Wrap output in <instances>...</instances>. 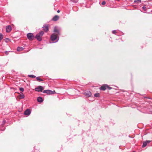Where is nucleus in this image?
<instances>
[{"mask_svg":"<svg viewBox=\"0 0 152 152\" xmlns=\"http://www.w3.org/2000/svg\"><path fill=\"white\" fill-rule=\"evenodd\" d=\"M19 97L20 99H23L24 97V96L23 93H21L20 94L19 96Z\"/></svg>","mask_w":152,"mask_h":152,"instance_id":"dca6fc26","label":"nucleus"},{"mask_svg":"<svg viewBox=\"0 0 152 152\" xmlns=\"http://www.w3.org/2000/svg\"><path fill=\"white\" fill-rule=\"evenodd\" d=\"M28 77H29L34 78L36 77L34 75H28Z\"/></svg>","mask_w":152,"mask_h":152,"instance_id":"6ab92c4d","label":"nucleus"},{"mask_svg":"<svg viewBox=\"0 0 152 152\" xmlns=\"http://www.w3.org/2000/svg\"><path fill=\"white\" fill-rule=\"evenodd\" d=\"M3 35L1 34H0V41L2 39Z\"/></svg>","mask_w":152,"mask_h":152,"instance_id":"4be33fe9","label":"nucleus"},{"mask_svg":"<svg viewBox=\"0 0 152 152\" xmlns=\"http://www.w3.org/2000/svg\"><path fill=\"white\" fill-rule=\"evenodd\" d=\"M59 18V16L58 15H56L53 18L52 20L54 21H56L58 20Z\"/></svg>","mask_w":152,"mask_h":152,"instance_id":"6e6552de","label":"nucleus"},{"mask_svg":"<svg viewBox=\"0 0 152 152\" xmlns=\"http://www.w3.org/2000/svg\"><path fill=\"white\" fill-rule=\"evenodd\" d=\"M43 90V87L41 86H38L35 89V91L38 92H41Z\"/></svg>","mask_w":152,"mask_h":152,"instance_id":"423d86ee","label":"nucleus"},{"mask_svg":"<svg viewBox=\"0 0 152 152\" xmlns=\"http://www.w3.org/2000/svg\"><path fill=\"white\" fill-rule=\"evenodd\" d=\"M23 49V48L22 47H18L17 48V50L18 51H22Z\"/></svg>","mask_w":152,"mask_h":152,"instance_id":"4468645a","label":"nucleus"},{"mask_svg":"<svg viewBox=\"0 0 152 152\" xmlns=\"http://www.w3.org/2000/svg\"><path fill=\"white\" fill-rule=\"evenodd\" d=\"M53 32L55 33L54 34H56L57 35H59L60 34V29L56 27H54Z\"/></svg>","mask_w":152,"mask_h":152,"instance_id":"20e7f679","label":"nucleus"},{"mask_svg":"<svg viewBox=\"0 0 152 152\" xmlns=\"http://www.w3.org/2000/svg\"><path fill=\"white\" fill-rule=\"evenodd\" d=\"M142 9L144 11L146 10V8L145 6H143L142 7Z\"/></svg>","mask_w":152,"mask_h":152,"instance_id":"b1692460","label":"nucleus"},{"mask_svg":"<svg viewBox=\"0 0 152 152\" xmlns=\"http://www.w3.org/2000/svg\"><path fill=\"white\" fill-rule=\"evenodd\" d=\"M58 35L56 34H53L51 36L50 39L53 41H54L56 40L55 42H58L59 40Z\"/></svg>","mask_w":152,"mask_h":152,"instance_id":"f257e3e1","label":"nucleus"},{"mask_svg":"<svg viewBox=\"0 0 152 152\" xmlns=\"http://www.w3.org/2000/svg\"><path fill=\"white\" fill-rule=\"evenodd\" d=\"M147 145V143L146 142H145V141H144L143 142V145H142V148H144Z\"/></svg>","mask_w":152,"mask_h":152,"instance_id":"f3484780","label":"nucleus"},{"mask_svg":"<svg viewBox=\"0 0 152 152\" xmlns=\"http://www.w3.org/2000/svg\"><path fill=\"white\" fill-rule=\"evenodd\" d=\"M141 1V0H135L134 1V3L135 4H137L139 3H140Z\"/></svg>","mask_w":152,"mask_h":152,"instance_id":"a211bd4d","label":"nucleus"},{"mask_svg":"<svg viewBox=\"0 0 152 152\" xmlns=\"http://www.w3.org/2000/svg\"><path fill=\"white\" fill-rule=\"evenodd\" d=\"M60 12V11L59 10H58L57 11V12L58 13H59V12Z\"/></svg>","mask_w":152,"mask_h":152,"instance_id":"c85d7f7f","label":"nucleus"},{"mask_svg":"<svg viewBox=\"0 0 152 152\" xmlns=\"http://www.w3.org/2000/svg\"><path fill=\"white\" fill-rule=\"evenodd\" d=\"M9 52L7 51H6L4 52V54L6 55H7L8 54Z\"/></svg>","mask_w":152,"mask_h":152,"instance_id":"a878e982","label":"nucleus"},{"mask_svg":"<svg viewBox=\"0 0 152 152\" xmlns=\"http://www.w3.org/2000/svg\"><path fill=\"white\" fill-rule=\"evenodd\" d=\"M41 36L38 34L36 35L35 37L37 38V40L39 41H40L42 40Z\"/></svg>","mask_w":152,"mask_h":152,"instance_id":"9d476101","label":"nucleus"},{"mask_svg":"<svg viewBox=\"0 0 152 152\" xmlns=\"http://www.w3.org/2000/svg\"><path fill=\"white\" fill-rule=\"evenodd\" d=\"M36 79L39 82L43 81V80L40 77H37Z\"/></svg>","mask_w":152,"mask_h":152,"instance_id":"2eb2a0df","label":"nucleus"},{"mask_svg":"<svg viewBox=\"0 0 152 152\" xmlns=\"http://www.w3.org/2000/svg\"><path fill=\"white\" fill-rule=\"evenodd\" d=\"M92 95L91 92L90 91H87L85 95L87 97H90Z\"/></svg>","mask_w":152,"mask_h":152,"instance_id":"9b49d317","label":"nucleus"},{"mask_svg":"<svg viewBox=\"0 0 152 152\" xmlns=\"http://www.w3.org/2000/svg\"><path fill=\"white\" fill-rule=\"evenodd\" d=\"M112 88L111 87L109 86L107 84L103 85L101 86L99 88L101 90L104 91L106 89H108L109 90L111 89Z\"/></svg>","mask_w":152,"mask_h":152,"instance_id":"f03ea898","label":"nucleus"},{"mask_svg":"<svg viewBox=\"0 0 152 152\" xmlns=\"http://www.w3.org/2000/svg\"><path fill=\"white\" fill-rule=\"evenodd\" d=\"M105 4H106V2L105 1H102V4L103 5H104Z\"/></svg>","mask_w":152,"mask_h":152,"instance_id":"bb28decb","label":"nucleus"},{"mask_svg":"<svg viewBox=\"0 0 152 152\" xmlns=\"http://www.w3.org/2000/svg\"><path fill=\"white\" fill-rule=\"evenodd\" d=\"M44 34V32H43V31H41L39 32V33L38 34H39L42 37L43 35Z\"/></svg>","mask_w":152,"mask_h":152,"instance_id":"aec40b11","label":"nucleus"},{"mask_svg":"<svg viewBox=\"0 0 152 152\" xmlns=\"http://www.w3.org/2000/svg\"><path fill=\"white\" fill-rule=\"evenodd\" d=\"M43 28V30L46 32H47L48 30V26H44Z\"/></svg>","mask_w":152,"mask_h":152,"instance_id":"ddd939ff","label":"nucleus"},{"mask_svg":"<svg viewBox=\"0 0 152 152\" xmlns=\"http://www.w3.org/2000/svg\"><path fill=\"white\" fill-rule=\"evenodd\" d=\"M37 101L38 102L40 103L42 102L43 101L42 98L41 97H37Z\"/></svg>","mask_w":152,"mask_h":152,"instance_id":"f8f14e48","label":"nucleus"},{"mask_svg":"<svg viewBox=\"0 0 152 152\" xmlns=\"http://www.w3.org/2000/svg\"><path fill=\"white\" fill-rule=\"evenodd\" d=\"M151 142V141L150 140H146L145 141V142H147V144Z\"/></svg>","mask_w":152,"mask_h":152,"instance_id":"cd10ccee","label":"nucleus"},{"mask_svg":"<svg viewBox=\"0 0 152 152\" xmlns=\"http://www.w3.org/2000/svg\"><path fill=\"white\" fill-rule=\"evenodd\" d=\"M27 36L28 39L29 40H33L34 39V37L33 34L29 33L27 34Z\"/></svg>","mask_w":152,"mask_h":152,"instance_id":"39448f33","label":"nucleus"},{"mask_svg":"<svg viewBox=\"0 0 152 152\" xmlns=\"http://www.w3.org/2000/svg\"><path fill=\"white\" fill-rule=\"evenodd\" d=\"M31 112V110L29 109H27L24 112V114L28 116Z\"/></svg>","mask_w":152,"mask_h":152,"instance_id":"0eeeda50","label":"nucleus"},{"mask_svg":"<svg viewBox=\"0 0 152 152\" xmlns=\"http://www.w3.org/2000/svg\"><path fill=\"white\" fill-rule=\"evenodd\" d=\"M94 96L96 97H99V93L95 94Z\"/></svg>","mask_w":152,"mask_h":152,"instance_id":"412c9836","label":"nucleus"},{"mask_svg":"<svg viewBox=\"0 0 152 152\" xmlns=\"http://www.w3.org/2000/svg\"><path fill=\"white\" fill-rule=\"evenodd\" d=\"M112 33L113 34H115L117 33L116 31V30H114L112 31Z\"/></svg>","mask_w":152,"mask_h":152,"instance_id":"393cba45","label":"nucleus"},{"mask_svg":"<svg viewBox=\"0 0 152 152\" xmlns=\"http://www.w3.org/2000/svg\"><path fill=\"white\" fill-rule=\"evenodd\" d=\"M133 152H136L134 151Z\"/></svg>","mask_w":152,"mask_h":152,"instance_id":"c756f323","label":"nucleus"},{"mask_svg":"<svg viewBox=\"0 0 152 152\" xmlns=\"http://www.w3.org/2000/svg\"><path fill=\"white\" fill-rule=\"evenodd\" d=\"M43 92L46 93L48 95L53 94L56 93L55 91H52L49 90H45L43 91Z\"/></svg>","mask_w":152,"mask_h":152,"instance_id":"7ed1b4c3","label":"nucleus"},{"mask_svg":"<svg viewBox=\"0 0 152 152\" xmlns=\"http://www.w3.org/2000/svg\"><path fill=\"white\" fill-rule=\"evenodd\" d=\"M19 90L22 92H23L24 91V88H19Z\"/></svg>","mask_w":152,"mask_h":152,"instance_id":"5701e85b","label":"nucleus"},{"mask_svg":"<svg viewBox=\"0 0 152 152\" xmlns=\"http://www.w3.org/2000/svg\"><path fill=\"white\" fill-rule=\"evenodd\" d=\"M6 31L7 32H9L12 29L11 27L10 26H7L6 28Z\"/></svg>","mask_w":152,"mask_h":152,"instance_id":"1a4fd4ad","label":"nucleus"}]
</instances>
